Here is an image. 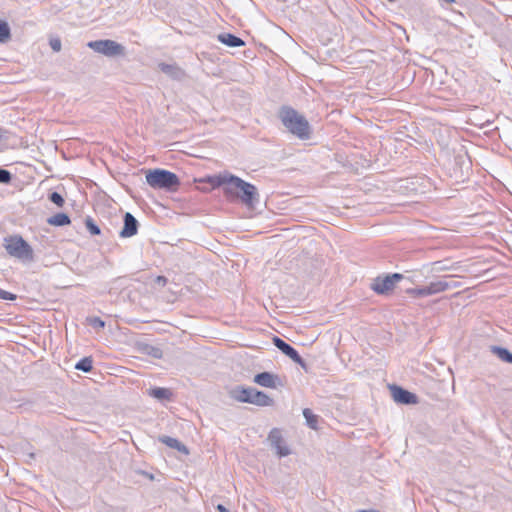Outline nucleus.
<instances>
[{"label": "nucleus", "instance_id": "1", "mask_svg": "<svg viewBox=\"0 0 512 512\" xmlns=\"http://www.w3.org/2000/svg\"><path fill=\"white\" fill-rule=\"evenodd\" d=\"M226 201L240 202L248 208H255L259 204L260 195L253 184L226 172Z\"/></svg>", "mask_w": 512, "mask_h": 512}, {"label": "nucleus", "instance_id": "2", "mask_svg": "<svg viewBox=\"0 0 512 512\" xmlns=\"http://www.w3.org/2000/svg\"><path fill=\"white\" fill-rule=\"evenodd\" d=\"M278 118L285 129L300 140H308L311 137V126L308 120L291 106H281Z\"/></svg>", "mask_w": 512, "mask_h": 512}, {"label": "nucleus", "instance_id": "3", "mask_svg": "<svg viewBox=\"0 0 512 512\" xmlns=\"http://www.w3.org/2000/svg\"><path fill=\"white\" fill-rule=\"evenodd\" d=\"M229 396L237 402L249 403L259 407L274 405L273 398L254 387L237 386L229 391Z\"/></svg>", "mask_w": 512, "mask_h": 512}, {"label": "nucleus", "instance_id": "4", "mask_svg": "<svg viewBox=\"0 0 512 512\" xmlns=\"http://www.w3.org/2000/svg\"><path fill=\"white\" fill-rule=\"evenodd\" d=\"M452 278V275H447L440 280L430 282L428 285L419 288H408L406 293L413 298H423L445 292L450 289L458 288L460 283L451 280Z\"/></svg>", "mask_w": 512, "mask_h": 512}, {"label": "nucleus", "instance_id": "5", "mask_svg": "<svg viewBox=\"0 0 512 512\" xmlns=\"http://www.w3.org/2000/svg\"><path fill=\"white\" fill-rule=\"evenodd\" d=\"M146 182L154 189L174 190L179 185L177 175L164 169L148 170Z\"/></svg>", "mask_w": 512, "mask_h": 512}, {"label": "nucleus", "instance_id": "6", "mask_svg": "<svg viewBox=\"0 0 512 512\" xmlns=\"http://www.w3.org/2000/svg\"><path fill=\"white\" fill-rule=\"evenodd\" d=\"M5 249L7 253L22 261H33L34 253L32 247L18 235L5 238Z\"/></svg>", "mask_w": 512, "mask_h": 512}, {"label": "nucleus", "instance_id": "7", "mask_svg": "<svg viewBox=\"0 0 512 512\" xmlns=\"http://www.w3.org/2000/svg\"><path fill=\"white\" fill-rule=\"evenodd\" d=\"M402 279H404V275L400 273L378 276L373 280L371 289L379 295H387L393 291L395 285Z\"/></svg>", "mask_w": 512, "mask_h": 512}, {"label": "nucleus", "instance_id": "8", "mask_svg": "<svg viewBox=\"0 0 512 512\" xmlns=\"http://www.w3.org/2000/svg\"><path fill=\"white\" fill-rule=\"evenodd\" d=\"M87 46L97 53L107 57H114L124 54V47L114 40H95L88 42Z\"/></svg>", "mask_w": 512, "mask_h": 512}, {"label": "nucleus", "instance_id": "9", "mask_svg": "<svg viewBox=\"0 0 512 512\" xmlns=\"http://www.w3.org/2000/svg\"><path fill=\"white\" fill-rule=\"evenodd\" d=\"M272 342L275 345V347L278 348L284 355L289 357L293 362L300 365L306 372L308 371V366L306 362L293 346H291L290 344H288L283 339L277 336L273 337Z\"/></svg>", "mask_w": 512, "mask_h": 512}, {"label": "nucleus", "instance_id": "10", "mask_svg": "<svg viewBox=\"0 0 512 512\" xmlns=\"http://www.w3.org/2000/svg\"><path fill=\"white\" fill-rule=\"evenodd\" d=\"M393 400L396 403L411 405L419 402L418 396L396 384L389 386Z\"/></svg>", "mask_w": 512, "mask_h": 512}, {"label": "nucleus", "instance_id": "11", "mask_svg": "<svg viewBox=\"0 0 512 512\" xmlns=\"http://www.w3.org/2000/svg\"><path fill=\"white\" fill-rule=\"evenodd\" d=\"M268 440L270 441L271 446L276 450L279 457H285L290 454L289 448L284 445L281 431L279 429L273 428L268 435Z\"/></svg>", "mask_w": 512, "mask_h": 512}, {"label": "nucleus", "instance_id": "12", "mask_svg": "<svg viewBox=\"0 0 512 512\" xmlns=\"http://www.w3.org/2000/svg\"><path fill=\"white\" fill-rule=\"evenodd\" d=\"M253 381L265 388H277L278 386H282L281 379L278 375H275L270 372H261L254 376Z\"/></svg>", "mask_w": 512, "mask_h": 512}, {"label": "nucleus", "instance_id": "13", "mask_svg": "<svg viewBox=\"0 0 512 512\" xmlns=\"http://www.w3.org/2000/svg\"><path fill=\"white\" fill-rule=\"evenodd\" d=\"M159 69L169 78L176 81H183L186 78V72L176 63H159Z\"/></svg>", "mask_w": 512, "mask_h": 512}, {"label": "nucleus", "instance_id": "14", "mask_svg": "<svg viewBox=\"0 0 512 512\" xmlns=\"http://www.w3.org/2000/svg\"><path fill=\"white\" fill-rule=\"evenodd\" d=\"M138 225L137 219L131 213L126 212L124 215V226L119 233L120 237L129 238L136 235Z\"/></svg>", "mask_w": 512, "mask_h": 512}, {"label": "nucleus", "instance_id": "15", "mask_svg": "<svg viewBox=\"0 0 512 512\" xmlns=\"http://www.w3.org/2000/svg\"><path fill=\"white\" fill-rule=\"evenodd\" d=\"M231 105L238 110H247L250 105V96L244 91L237 90L233 93Z\"/></svg>", "mask_w": 512, "mask_h": 512}, {"label": "nucleus", "instance_id": "16", "mask_svg": "<svg viewBox=\"0 0 512 512\" xmlns=\"http://www.w3.org/2000/svg\"><path fill=\"white\" fill-rule=\"evenodd\" d=\"M159 441L161 443L167 445L170 448H173V449L178 450L179 452L188 454V450H187L186 446L183 443H181L179 440H177L176 438L163 435V436L159 437Z\"/></svg>", "mask_w": 512, "mask_h": 512}, {"label": "nucleus", "instance_id": "17", "mask_svg": "<svg viewBox=\"0 0 512 512\" xmlns=\"http://www.w3.org/2000/svg\"><path fill=\"white\" fill-rule=\"evenodd\" d=\"M139 351L142 354L151 356L155 359H160L163 356V352L159 347L150 345V344H140L139 345Z\"/></svg>", "mask_w": 512, "mask_h": 512}, {"label": "nucleus", "instance_id": "18", "mask_svg": "<svg viewBox=\"0 0 512 512\" xmlns=\"http://www.w3.org/2000/svg\"><path fill=\"white\" fill-rule=\"evenodd\" d=\"M491 352L505 363H512V353L505 347L491 346Z\"/></svg>", "mask_w": 512, "mask_h": 512}, {"label": "nucleus", "instance_id": "19", "mask_svg": "<svg viewBox=\"0 0 512 512\" xmlns=\"http://www.w3.org/2000/svg\"><path fill=\"white\" fill-rule=\"evenodd\" d=\"M70 222V217L66 213H57L47 219V223L52 226H65Z\"/></svg>", "mask_w": 512, "mask_h": 512}, {"label": "nucleus", "instance_id": "20", "mask_svg": "<svg viewBox=\"0 0 512 512\" xmlns=\"http://www.w3.org/2000/svg\"><path fill=\"white\" fill-rule=\"evenodd\" d=\"M149 395L158 400H169L172 392L168 388L155 387L149 390Z\"/></svg>", "mask_w": 512, "mask_h": 512}, {"label": "nucleus", "instance_id": "21", "mask_svg": "<svg viewBox=\"0 0 512 512\" xmlns=\"http://www.w3.org/2000/svg\"><path fill=\"white\" fill-rule=\"evenodd\" d=\"M303 416L306 420V424L308 425V427L316 430L318 425V416L315 415L309 408H305L303 410Z\"/></svg>", "mask_w": 512, "mask_h": 512}, {"label": "nucleus", "instance_id": "22", "mask_svg": "<svg viewBox=\"0 0 512 512\" xmlns=\"http://www.w3.org/2000/svg\"><path fill=\"white\" fill-rule=\"evenodd\" d=\"M203 182L209 184L210 189H215L224 184V176L221 174L214 175V176H207L205 179H203Z\"/></svg>", "mask_w": 512, "mask_h": 512}, {"label": "nucleus", "instance_id": "23", "mask_svg": "<svg viewBox=\"0 0 512 512\" xmlns=\"http://www.w3.org/2000/svg\"><path fill=\"white\" fill-rule=\"evenodd\" d=\"M92 363L91 357H84L76 363L75 368L83 372H90L92 370Z\"/></svg>", "mask_w": 512, "mask_h": 512}, {"label": "nucleus", "instance_id": "24", "mask_svg": "<svg viewBox=\"0 0 512 512\" xmlns=\"http://www.w3.org/2000/svg\"><path fill=\"white\" fill-rule=\"evenodd\" d=\"M245 42L240 37L231 33H226V46L227 47H240L244 46Z\"/></svg>", "mask_w": 512, "mask_h": 512}, {"label": "nucleus", "instance_id": "25", "mask_svg": "<svg viewBox=\"0 0 512 512\" xmlns=\"http://www.w3.org/2000/svg\"><path fill=\"white\" fill-rule=\"evenodd\" d=\"M11 37L10 27L7 22L0 20V42L5 43Z\"/></svg>", "mask_w": 512, "mask_h": 512}, {"label": "nucleus", "instance_id": "26", "mask_svg": "<svg viewBox=\"0 0 512 512\" xmlns=\"http://www.w3.org/2000/svg\"><path fill=\"white\" fill-rule=\"evenodd\" d=\"M85 226L91 235H99L101 230L91 217L85 219Z\"/></svg>", "mask_w": 512, "mask_h": 512}, {"label": "nucleus", "instance_id": "27", "mask_svg": "<svg viewBox=\"0 0 512 512\" xmlns=\"http://www.w3.org/2000/svg\"><path fill=\"white\" fill-rule=\"evenodd\" d=\"M87 322L97 330H101L105 327V322L99 317H88Z\"/></svg>", "mask_w": 512, "mask_h": 512}, {"label": "nucleus", "instance_id": "28", "mask_svg": "<svg viewBox=\"0 0 512 512\" xmlns=\"http://www.w3.org/2000/svg\"><path fill=\"white\" fill-rule=\"evenodd\" d=\"M49 200L54 203L55 205H57L58 207H62L65 203V200L63 198V196L58 193V192H52L50 195H49Z\"/></svg>", "mask_w": 512, "mask_h": 512}, {"label": "nucleus", "instance_id": "29", "mask_svg": "<svg viewBox=\"0 0 512 512\" xmlns=\"http://www.w3.org/2000/svg\"><path fill=\"white\" fill-rule=\"evenodd\" d=\"M12 179V174L6 170L0 168V183L2 184H9Z\"/></svg>", "mask_w": 512, "mask_h": 512}, {"label": "nucleus", "instance_id": "30", "mask_svg": "<svg viewBox=\"0 0 512 512\" xmlns=\"http://www.w3.org/2000/svg\"><path fill=\"white\" fill-rule=\"evenodd\" d=\"M432 269L436 272L449 271L452 269L450 266H446L443 261H436L432 264Z\"/></svg>", "mask_w": 512, "mask_h": 512}, {"label": "nucleus", "instance_id": "31", "mask_svg": "<svg viewBox=\"0 0 512 512\" xmlns=\"http://www.w3.org/2000/svg\"><path fill=\"white\" fill-rule=\"evenodd\" d=\"M49 44L53 51L59 52L61 50L62 44L59 38H51Z\"/></svg>", "mask_w": 512, "mask_h": 512}, {"label": "nucleus", "instance_id": "32", "mask_svg": "<svg viewBox=\"0 0 512 512\" xmlns=\"http://www.w3.org/2000/svg\"><path fill=\"white\" fill-rule=\"evenodd\" d=\"M0 299H3V300H15L16 299V295L13 294V293H10L8 291H5L3 289H0Z\"/></svg>", "mask_w": 512, "mask_h": 512}, {"label": "nucleus", "instance_id": "33", "mask_svg": "<svg viewBox=\"0 0 512 512\" xmlns=\"http://www.w3.org/2000/svg\"><path fill=\"white\" fill-rule=\"evenodd\" d=\"M155 283L161 286H165L167 283V278L164 276H157L155 279Z\"/></svg>", "mask_w": 512, "mask_h": 512}, {"label": "nucleus", "instance_id": "34", "mask_svg": "<svg viewBox=\"0 0 512 512\" xmlns=\"http://www.w3.org/2000/svg\"><path fill=\"white\" fill-rule=\"evenodd\" d=\"M217 39L224 44V40H225V37H224V33H220L218 34L217 36Z\"/></svg>", "mask_w": 512, "mask_h": 512}, {"label": "nucleus", "instance_id": "35", "mask_svg": "<svg viewBox=\"0 0 512 512\" xmlns=\"http://www.w3.org/2000/svg\"><path fill=\"white\" fill-rule=\"evenodd\" d=\"M217 510H218L219 512H224V504L219 503V504L217 505Z\"/></svg>", "mask_w": 512, "mask_h": 512}, {"label": "nucleus", "instance_id": "36", "mask_svg": "<svg viewBox=\"0 0 512 512\" xmlns=\"http://www.w3.org/2000/svg\"><path fill=\"white\" fill-rule=\"evenodd\" d=\"M356 512H379L378 510L370 509V510H357Z\"/></svg>", "mask_w": 512, "mask_h": 512}, {"label": "nucleus", "instance_id": "37", "mask_svg": "<svg viewBox=\"0 0 512 512\" xmlns=\"http://www.w3.org/2000/svg\"><path fill=\"white\" fill-rule=\"evenodd\" d=\"M0 138H2V128H0Z\"/></svg>", "mask_w": 512, "mask_h": 512}, {"label": "nucleus", "instance_id": "38", "mask_svg": "<svg viewBox=\"0 0 512 512\" xmlns=\"http://www.w3.org/2000/svg\"><path fill=\"white\" fill-rule=\"evenodd\" d=\"M389 2H395L396 0H388Z\"/></svg>", "mask_w": 512, "mask_h": 512}]
</instances>
